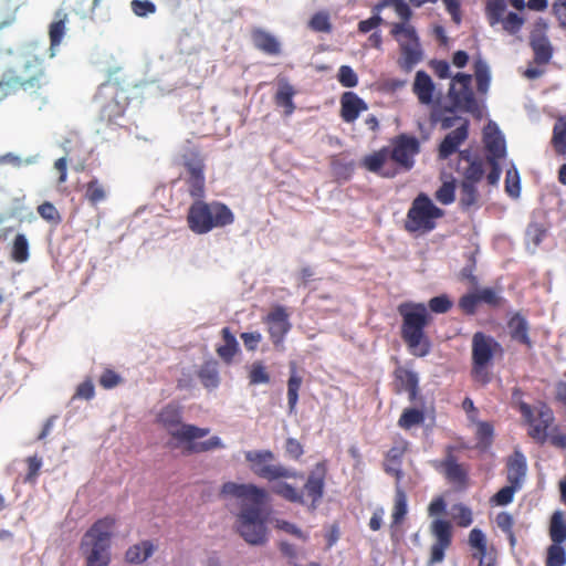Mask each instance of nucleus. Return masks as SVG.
I'll return each instance as SVG.
<instances>
[{"instance_id": "1", "label": "nucleus", "mask_w": 566, "mask_h": 566, "mask_svg": "<svg viewBox=\"0 0 566 566\" xmlns=\"http://www.w3.org/2000/svg\"><path fill=\"white\" fill-rule=\"evenodd\" d=\"M244 459L249 468L258 478L269 482H275L272 485V492L283 500L300 505H305V493L311 499L310 511H315L325 493V479L327 475L326 461L317 462L308 472L303 490H297L292 484L279 481L281 479H303V473L292 467L282 463H274L275 454L270 449L248 450L244 452Z\"/></svg>"}, {"instance_id": "2", "label": "nucleus", "mask_w": 566, "mask_h": 566, "mask_svg": "<svg viewBox=\"0 0 566 566\" xmlns=\"http://www.w3.org/2000/svg\"><path fill=\"white\" fill-rule=\"evenodd\" d=\"M221 492L235 499L252 501L250 504L241 505L237 517V531L249 545H264L268 542V527L262 505L268 497V492L252 483L235 482H226Z\"/></svg>"}, {"instance_id": "3", "label": "nucleus", "mask_w": 566, "mask_h": 566, "mask_svg": "<svg viewBox=\"0 0 566 566\" xmlns=\"http://www.w3.org/2000/svg\"><path fill=\"white\" fill-rule=\"evenodd\" d=\"M402 318L401 337L411 355L424 357L430 354L432 344L424 328L430 321L428 307L423 303L406 302L398 306Z\"/></svg>"}, {"instance_id": "4", "label": "nucleus", "mask_w": 566, "mask_h": 566, "mask_svg": "<svg viewBox=\"0 0 566 566\" xmlns=\"http://www.w3.org/2000/svg\"><path fill=\"white\" fill-rule=\"evenodd\" d=\"M45 84L42 61L31 53L19 54L13 66L7 70L0 81V101L18 90L24 91L40 88Z\"/></svg>"}, {"instance_id": "5", "label": "nucleus", "mask_w": 566, "mask_h": 566, "mask_svg": "<svg viewBox=\"0 0 566 566\" xmlns=\"http://www.w3.org/2000/svg\"><path fill=\"white\" fill-rule=\"evenodd\" d=\"M234 214L231 209L219 201L205 202L197 199L188 210L187 222L196 234H206L214 228L232 224Z\"/></svg>"}, {"instance_id": "6", "label": "nucleus", "mask_w": 566, "mask_h": 566, "mask_svg": "<svg viewBox=\"0 0 566 566\" xmlns=\"http://www.w3.org/2000/svg\"><path fill=\"white\" fill-rule=\"evenodd\" d=\"M115 521L104 517L96 521L84 534L81 551L86 566H107L111 562V538Z\"/></svg>"}, {"instance_id": "7", "label": "nucleus", "mask_w": 566, "mask_h": 566, "mask_svg": "<svg viewBox=\"0 0 566 566\" xmlns=\"http://www.w3.org/2000/svg\"><path fill=\"white\" fill-rule=\"evenodd\" d=\"M472 76L459 72L452 77L448 91L449 105L442 106L444 114H455L458 111L470 113L478 119L483 117V109L471 87Z\"/></svg>"}, {"instance_id": "8", "label": "nucleus", "mask_w": 566, "mask_h": 566, "mask_svg": "<svg viewBox=\"0 0 566 566\" xmlns=\"http://www.w3.org/2000/svg\"><path fill=\"white\" fill-rule=\"evenodd\" d=\"M443 216L444 211L427 193L421 192L413 199L407 212L405 229L410 233H429L436 229V220Z\"/></svg>"}, {"instance_id": "9", "label": "nucleus", "mask_w": 566, "mask_h": 566, "mask_svg": "<svg viewBox=\"0 0 566 566\" xmlns=\"http://www.w3.org/2000/svg\"><path fill=\"white\" fill-rule=\"evenodd\" d=\"M158 421L167 429L168 433L179 440L192 442L203 438L210 432L209 428H199L193 424L181 423V412L174 405H167L158 415Z\"/></svg>"}, {"instance_id": "10", "label": "nucleus", "mask_w": 566, "mask_h": 566, "mask_svg": "<svg viewBox=\"0 0 566 566\" xmlns=\"http://www.w3.org/2000/svg\"><path fill=\"white\" fill-rule=\"evenodd\" d=\"M420 153V143L416 136L400 134L388 146L389 159L403 171H409L415 166V157Z\"/></svg>"}, {"instance_id": "11", "label": "nucleus", "mask_w": 566, "mask_h": 566, "mask_svg": "<svg viewBox=\"0 0 566 566\" xmlns=\"http://www.w3.org/2000/svg\"><path fill=\"white\" fill-rule=\"evenodd\" d=\"M499 343L491 336L482 332H476L472 338V364L473 373L478 376L484 371L486 366L493 359L494 348Z\"/></svg>"}, {"instance_id": "12", "label": "nucleus", "mask_w": 566, "mask_h": 566, "mask_svg": "<svg viewBox=\"0 0 566 566\" xmlns=\"http://www.w3.org/2000/svg\"><path fill=\"white\" fill-rule=\"evenodd\" d=\"M547 23L543 18L537 19L530 34V45L537 64H547L553 56V46L546 34Z\"/></svg>"}, {"instance_id": "13", "label": "nucleus", "mask_w": 566, "mask_h": 566, "mask_svg": "<svg viewBox=\"0 0 566 566\" xmlns=\"http://www.w3.org/2000/svg\"><path fill=\"white\" fill-rule=\"evenodd\" d=\"M482 140L486 150V160H502L506 157V140L495 122L490 120L485 125Z\"/></svg>"}, {"instance_id": "14", "label": "nucleus", "mask_w": 566, "mask_h": 566, "mask_svg": "<svg viewBox=\"0 0 566 566\" xmlns=\"http://www.w3.org/2000/svg\"><path fill=\"white\" fill-rule=\"evenodd\" d=\"M266 323L269 324L271 340L275 347H279L283 344L286 334L292 327L285 308L281 305L275 306L268 314Z\"/></svg>"}, {"instance_id": "15", "label": "nucleus", "mask_w": 566, "mask_h": 566, "mask_svg": "<svg viewBox=\"0 0 566 566\" xmlns=\"http://www.w3.org/2000/svg\"><path fill=\"white\" fill-rule=\"evenodd\" d=\"M469 119H463V123H461L459 127L444 136L438 148V156L441 160H446L451 155L459 151V147L469 136Z\"/></svg>"}, {"instance_id": "16", "label": "nucleus", "mask_w": 566, "mask_h": 566, "mask_svg": "<svg viewBox=\"0 0 566 566\" xmlns=\"http://www.w3.org/2000/svg\"><path fill=\"white\" fill-rule=\"evenodd\" d=\"M368 105L355 92L347 91L340 97V116L344 122H355L359 114L367 111Z\"/></svg>"}, {"instance_id": "17", "label": "nucleus", "mask_w": 566, "mask_h": 566, "mask_svg": "<svg viewBox=\"0 0 566 566\" xmlns=\"http://www.w3.org/2000/svg\"><path fill=\"white\" fill-rule=\"evenodd\" d=\"M506 465L507 482L522 488L527 472L526 457L523 454L521 450H514L513 454L509 457Z\"/></svg>"}, {"instance_id": "18", "label": "nucleus", "mask_w": 566, "mask_h": 566, "mask_svg": "<svg viewBox=\"0 0 566 566\" xmlns=\"http://www.w3.org/2000/svg\"><path fill=\"white\" fill-rule=\"evenodd\" d=\"M509 335L515 343L533 347V342L530 337V324L527 319L520 313H515L507 322Z\"/></svg>"}, {"instance_id": "19", "label": "nucleus", "mask_w": 566, "mask_h": 566, "mask_svg": "<svg viewBox=\"0 0 566 566\" xmlns=\"http://www.w3.org/2000/svg\"><path fill=\"white\" fill-rule=\"evenodd\" d=\"M412 91L423 105H429L433 101L434 83L430 75L420 70L416 73Z\"/></svg>"}, {"instance_id": "20", "label": "nucleus", "mask_w": 566, "mask_h": 566, "mask_svg": "<svg viewBox=\"0 0 566 566\" xmlns=\"http://www.w3.org/2000/svg\"><path fill=\"white\" fill-rule=\"evenodd\" d=\"M252 41L254 46L268 55H279L281 53L280 41L270 32L263 29L252 31Z\"/></svg>"}, {"instance_id": "21", "label": "nucleus", "mask_w": 566, "mask_h": 566, "mask_svg": "<svg viewBox=\"0 0 566 566\" xmlns=\"http://www.w3.org/2000/svg\"><path fill=\"white\" fill-rule=\"evenodd\" d=\"M480 193L476 185L469 182L460 184L459 207L462 211L471 212L480 208Z\"/></svg>"}, {"instance_id": "22", "label": "nucleus", "mask_w": 566, "mask_h": 566, "mask_svg": "<svg viewBox=\"0 0 566 566\" xmlns=\"http://www.w3.org/2000/svg\"><path fill=\"white\" fill-rule=\"evenodd\" d=\"M66 22H67V13L64 12L63 10H57L55 12V19L50 24V28H49V34H50V41H51V45H50L51 56L55 55V48H57L61 44V42L64 38L65 30H66Z\"/></svg>"}, {"instance_id": "23", "label": "nucleus", "mask_w": 566, "mask_h": 566, "mask_svg": "<svg viewBox=\"0 0 566 566\" xmlns=\"http://www.w3.org/2000/svg\"><path fill=\"white\" fill-rule=\"evenodd\" d=\"M441 465L444 469L446 478L453 483L464 484L468 480V474L461 464L457 462L455 457L451 452V447H449V452L446 459L441 462Z\"/></svg>"}, {"instance_id": "24", "label": "nucleus", "mask_w": 566, "mask_h": 566, "mask_svg": "<svg viewBox=\"0 0 566 566\" xmlns=\"http://www.w3.org/2000/svg\"><path fill=\"white\" fill-rule=\"evenodd\" d=\"M400 50L402 53V59L399 62V65L402 70L409 72L411 71L418 63L421 62L423 57V52L421 50L420 42L417 44H407L400 42Z\"/></svg>"}, {"instance_id": "25", "label": "nucleus", "mask_w": 566, "mask_h": 566, "mask_svg": "<svg viewBox=\"0 0 566 566\" xmlns=\"http://www.w3.org/2000/svg\"><path fill=\"white\" fill-rule=\"evenodd\" d=\"M396 379L399 381L401 388L409 394V400L415 401L419 390V376L416 371L410 369H397Z\"/></svg>"}, {"instance_id": "26", "label": "nucleus", "mask_w": 566, "mask_h": 566, "mask_svg": "<svg viewBox=\"0 0 566 566\" xmlns=\"http://www.w3.org/2000/svg\"><path fill=\"white\" fill-rule=\"evenodd\" d=\"M221 334L223 344L217 347V354L224 363H230L239 350V343L229 327H223Z\"/></svg>"}, {"instance_id": "27", "label": "nucleus", "mask_w": 566, "mask_h": 566, "mask_svg": "<svg viewBox=\"0 0 566 566\" xmlns=\"http://www.w3.org/2000/svg\"><path fill=\"white\" fill-rule=\"evenodd\" d=\"M302 377L297 373L296 364H290V377L287 380V405L290 413H293L298 402V390L302 386Z\"/></svg>"}, {"instance_id": "28", "label": "nucleus", "mask_w": 566, "mask_h": 566, "mask_svg": "<svg viewBox=\"0 0 566 566\" xmlns=\"http://www.w3.org/2000/svg\"><path fill=\"white\" fill-rule=\"evenodd\" d=\"M294 95V87L289 83L287 80L281 78L277 83L275 102L279 106H283L285 108V113L287 115L292 114L295 108V105L293 103Z\"/></svg>"}, {"instance_id": "29", "label": "nucleus", "mask_w": 566, "mask_h": 566, "mask_svg": "<svg viewBox=\"0 0 566 566\" xmlns=\"http://www.w3.org/2000/svg\"><path fill=\"white\" fill-rule=\"evenodd\" d=\"M473 69L478 92L486 94L491 83V71L488 62L482 57H478L473 62Z\"/></svg>"}, {"instance_id": "30", "label": "nucleus", "mask_w": 566, "mask_h": 566, "mask_svg": "<svg viewBox=\"0 0 566 566\" xmlns=\"http://www.w3.org/2000/svg\"><path fill=\"white\" fill-rule=\"evenodd\" d=\"M155 547L150 541L130 546L126 552V559L133 564H142L154 554Z\"/></svg>"}, {"instance_id": "31", "label": "nucleus", "mask_w": 566, "mask_h": 566, "mask_svg": "<svg viewBox=\"0 0 566 566\" xmlns=\"http://www.w3.org/2000/svg\"><path fill=\"white\" fill-rule=\"evenodd\" d=\"M198 377L206 388H217L220 384L218 363L216 360L206 361L201 366Z\"/></svg>"}, {"instance_id": "32", "label": "nucleus", "mask_w": 566, "mask_h": 566, "mask_svg": "<svg viewBox=\"0 0 566 566\" xmlns=\"http://www.w3.org/2000/svg\"><path fill=\"white\" fill-rule=\"evenodd\" d=\"M549 537L553 544H563L566 541V522L562 511H555L551 517Z\"/></svg>"}, {"instance_id": "33", "label": "nucleus", "mask_w": 566, "mask_h": 566, "mask_svg": "<svg viewBox=\"0 0 566 566\" xmlns=\"http://www.w3.org/2000/svg\"><path fill=\"white\" fill-rule=\"evenodd\" d=\"M25 0H0V30L15 20L18 9Z\"/></svg>"}, {"instance_id": "34", "label": "nucleus", "mask_w": 566, "mask_h": 566, "mask_svg": "<svg viewBox=\"0 0 566 566\" xmlns=\"http://www.w3.org/2000/svg\"><path fill=\"white\" fill-rule=\"evenodd\" d=\"M431 533L436 537V543L450 545L452 541V525L447 520L437 518L431 524Z\"/></svg>"}, {"instance_id": "35", "label": "nucleus", "mask_w": 566, "mask_h": 566, "mask_svg": "<svg viewBox=\"0 0 566 566\" xmlns=\"http://www.w3.org/2000/svg\"><path fill=\"white\" fill-rule=\"evenodd\" d=\"M506 7V0H486L485 14L491 27L503 20Z\"/></svg>"}, {"instance_id": "36", "label": "nucleus", "mask_w": 566, "mask_h": 566, "mask_svg": "<svg viewBox=\"0 0 566 566\" xmlns=\"http://www.w3.org/2000/svg\"><path fill=\"white\" fill-rule=\"evenodd\" d=\"M187 176L205 175V163L198 153L189 151L182 156Z\"/></svg>"}, {"instance_id": "37", "label": "nucleus", "mask_w": 566, "mask_h": 566, "mask_svg": "<svg viewBox=\"0 0 566 566\" xmlns=\"http://www.w3.org/2000/svg\"><path fill=\"white\" fill-rule=\"evenodd\" d=\"M424 421V412L417 408H407L402 411L398 426L405 430L421 424Z\"/></svg>"}, {"instance_id": "38", "label": "nucleus", "mask_w": 566, "mask_h": 566, "mask_svg": "<svg viewBox=\"0 0 566 566\" xmlns=\"http://www.w3.org/2000/svg\"><path fill=\"white\" fill-rule=\"evenodd\" d=\"M552 143L557 153H566V116H560L555 122Z\"/></svg>"}, {"instance_id": "39", "label": "nucleus", "mask_w": 566, "mask_h": 566, "mask_svg": "<svg viewBox=\"0 0 566 566\" xmlns=\"http://www.w3.org/2000/svg\"><path fill=\"white\" fill-rule=\"evenodd\" d=\"M388 156V146L380 148L371 155H368L364 159V166L371 172L377 174L381 170L382 166L386 165Z\"/></svg>"}, {"instance_id": "40", "label": "nucleus", "mask_w": 566, "mask_h": 566, "mask_svg": "<svg viewBox=\"0 0 566 566\" xmlns=\"http://www.w3.org/2000/svg\"><path fill=\"white\" fill-rule=\"evenodd\" d=\"M408 512V504H407V495L405 491L397 486L396 489V497H395V506L392 512V524L398 525L402 522L406 514Z\"/></svg>"}, {"instance_id": "41", "label": "nucleus", "mask_w": 566, "mask_h": 566, "mask_svg": "<svg viewBox=\"0 0 566 566\" xmlns=\"http://www.w3.org/2000/svg\"><path fill=\"white\" fill-rule=\"evenodd\" d=\"M29 241L23 233L15 235L12 244L11 256L15 262L22 263L29 259Z\"/></svg>"}, {"instance_id": "42", "label": "nucleus", "mask_w": 566, "mask_h": 566, "mask_svg": "<svg viewBox=\"0 0 566 566\" xmlns=\"http://www.w3.org/2000/svg\"><path fill=\"white\" fill-rule=\"evenodd\" d=\"M392 36L400 43L401 36L408 39L411 43L417 44L420 42L416 29L412 25H408L405 22L395 23L391 29Z\"/></svg>"}, {"instance_id": "43", "label": "nucleus", "mask_w": 566, "mask_h": 566, "mask_svg": "<svg viewBox=\"0 0 566 566\" xmlns=\"http://www.w3.org/2000/svg\"><path fill=\"white\" fill-rule=\"evenodd\" d=\"M271 377L268 373L265 366L261 361H254L251 365L250 371H249V382L250 385L256 386V385H268L270 384Z\"/></svg>"}, {"instance_id": "44", "label": "nucleus", "mask_w": 566, "mask_h": 566, "mask_svg": "<svg viewBox=\"0 0 566 566\" xmlns=\"http://www.w3.org/2000/svg\"><path fill=\"white\" fill-rule=\"evenodd\" d=\"M85 198L92 203L97 205L106 199V191L96 178L87 182Z\"/></svg>"}, {"instance_id": "45", "label": "nucleus", "mask_w": 566, "mask_h": 566, "mask_svg": "<svg viewBox=\"0 0 566 566\" xmlns=\"http://www.w3.org/2000/svg\"><path fill=\"white\" fill-rule=\"evenodd\" d=\"M452 517L460 527H468L473 522L472 510L462 503L452 506Z\"/></svg>"}, {"instance_id": "46", "label": "nucleus", "mask_w": 566, "mask_h": 566, "mask_svg": "<svg viewBox=\"0 0 566 566\" xmlns=\"http://www.w3.org/2000/svg\"><path fill=\"white\" fill-rule=\"evenodd\" d=\"M545 235L546 229L542 224L537 222H532L527 226L525 237L527 245H530L531 243L533 244L532 252H534L535 249L542 243Z\"/></svg>"}, {"instance_id": "47", "label": "nucleus", "mask_w": 566, "mask_h": 566, "mask_svg": "<svg viewBox=\"0 0 566 566\" xmlns=\"http://www.w3.org/2000/svg\"><path fill=\"white\" fill-rule=\"evenodd\" d=\"M566 551L562 544H553L547 548L546 566H565Z\"/></svg>"}, {"instance_id": "48", "label": "nucleus", "mask_w": 566, "mask_h": 566, "mask_svg": "<svg viewBox=\"0 0 566 566\" xmlns=\"http://www.w3.org/2000/svg\"><path fill=\"white\" fill-rule=\"evenodd\" d=\"M484 167L481 159L472 160V163L468 166L463 174V180L461 182H469L472 185H476L480 182L484 176Z\"/></svg>"}, {"instance_id": "49", "label": "nucleus", "mask_w": 566, "mask_h": 566, "mask_svg": "<svg viewBox=\"0 0 566 566\" xmlns=\"http://www.w3.org/2000/svg\"><path fill=\"white\" fill-rule=\"evenodd\" d=\"M186 182L188 185L189 195L196 199L205 197L206 177L205 175L187 176Z\"/></svg>"}, {"instance_id": "50", "label": "nucleus", "mask_w": 566, "mask_h": 566, "mask_svg": "<svg viewBox=\"0 0 566 566\" xmlns=\"http://www.w3.org/2000/svg\"><path fill=\"white\" fill-rule=\"evenodd\" d=\"M480 302L492 307H501L505 298L492 287H483L478 290Z\"/></svg>"}, {"instance_id": "51", "label": "nucleus", "mask_w": 566, "mask_h": 566, "mask_svg": "<svg viewBox=\"0 0 566 566\" xmlns=\"http://www.w3.org/2000/svg\"><path fill=\"white\" fill-rule=\"evenodd\" d=\"M494 429L490 422L481 421L478 424L476 439L480 449H486L492 443Z\"/></svg>"}, {"instance_id": "52", "label": "nucleus", "mask_w": 566, "mask_h": 566, "mask_svg": "<svg viewBox=\"0 0 566 566\" xmlns=\"http://www.w3.org/2000/svg\"><path fill=\"white\" fill-rule=\"evenodd\" d=\"M337 81L343 87L353 88L358 84V76L349 65H342L338 69Z\"/></svg>"}, {"instance_id": "53", "label": "nucleus", "mask_w": 566, "mask_h": 566, "mask_svg": "<svg viewBox=\"0 0 566 566\" xmlns=\"http://www.w3.org/2000/svg\"><path fill=\"white\" fill-rule=\"evenodd\" d=\"M436 199L444 206L451 205L455 199L454 181L443 182L436 191Z\"/></svg>"}, {"instance_id": "54", "label": "nucleus", "mask_w": 566, "mask_h": 566, "mask_svg": "<svg viewBox=\"0 0 566 566\" xmlns=\"http://www.w3.org/2000/svg\"><path fill=\"white\" fill-rule=\"evenodd\" d=\"M124 113L122 105L113 98L109 103L105 104L101 109V117L108 123H115L118 117Z\"/></svg>"}, {"instance_id": "55", "label": "nucleus", "mask_w": 566, "mask_h": 566, "mask_svg": "<svg viewBox=\"0 0 566 566\" xmlns=\"http://www.w3.org/2000/svg\"><path fill=\"white\" fill-rule=\"evenodd\" d=\"M522 488L516 486L515 484L509 483V485L500 489L493 496V501L496 505L505 506L513 502L515 492L520 491Z\"/></svg>"}, {"instance_id": "56", "label": "nucleus", "mask_w": 566, "mask_h": 566, "mask_svg": "<svg viewBox=\"0 0 566 566\" xmlns=\"http://www.w3.org/2000/svg\"><path fill=\"white\" fill-rule=\"evenodd\" d=\"M310 28L316 32H331L332 23L328 13L323 11L316 12L310 20Z\"/></svg>"}, {"instance_id": "57", "label": "nucleus", "mask_w": 566, "mask_h": 566, "mask_svg": "<svg viewBox=\"0 0 566 566\" xmlns=\"http://www.w3.org/2000/svg\"><path fill=\"white\" fill-rule=\"evenodd\" d=\"M502 23L503 29L510 34H516L520 32L524 24V19L518 15L516 12H509L506 17H503V20L500 21Z\"/></svg>"}, {"instance_id": "58", "label": "nucleus", "mask_w": 566, "mask_h": 566, "mask_svg": "<svg viewBox=\"0 0 566 566\" xmlns=\"http://www.w3.org/2000/svg\"><path fill=\"white\" fill-rule=\"evenodd\" d=\"M478 291L474 293H467L459 300V307L468 315L476 313L478 305L480 304Z\"/></svg>"}, {"instance_id": "59", "label": "nucleus", "mask_w": 566, "mask_h": 566, "mask_svg": "<svg viewBox=\"0 0 566 566\" xmlns=\"http://www.w3.org/2000/svg\"><path fill=\"white\" fill-rule=\"evenodd\" d=\"M427 307L436 314H444L452 307V301L447 294H441L430 298Z\"/></svg>"}, {"instance_id": "60", "label": "nucleus", "mask_w": 566, "mask_h": 566, "mask_svg": "<svg viewBox=\"0 0 566 566\" xmlns=\"http://www.w3.org/2000/svg\"><path fill=\"white\" fill-rule=\"evenodd\" d=\"M275 527L280 531H283L290 535L297 537L303 542H306L310 538L307 533L302 531L296 524L289 522L286 520H276Z\"/></svg>"}, {"instance_id": "61", "label": "nucleus", "mask_w": 566, "mask_h": 566, "mask_svg": "<svg viewBox=\"0 0 566 566\" xmlns=\"http://www.w3.org/2000/svg\"><path fill=\"white\" fill-rule=\"evenodd\" d=\"M39 160V155L30 156L25 159H21L18 155L13 153H7L0 156V165H12L14 167H20L21 165H34Z\"/></svg>"}, {"instance_id": "62", "label": "nucleus", "mask_w": 566, "mask_h": 566, "mask_svg": "<svg viewBox=\"0 0 566 566\" xmlns=\"http://www.w3.org/2000/svg\"><path fill=\"white\" fill-rule=\"evenodd\" d=\"M505 190L512 198H517L521 192V181L520 175L515 167L512 170H509L505 179Z\"/></svg>"}, {"instance_id": "63", "label": "nucleus", "mask_w": 566, "mask_h": 566, "mask_svg": "<svg viewBox=\"0 0 566 566\" xmlns=\"http://www.w3.org/2000/svg\"><path fill=\"white\" fill-rule=\"evenodd\" d=\"M38 213L41 218L49 222L59 224L61 222V216L53 203L45 201L38 207Z\"/></svg>"}, {"instance_id": "64", "label": "nucleus", "mask_w": 566, "mask_h": 566, "mask_svg": "<svg viewBox=\"0 0 566 566\" xmlns=\"http://www.w3.org/2000/svg\"><path fill=\"white\" fill-rule=\"evenodd\" d=\"M130 8L138 17H147L156 11V4L150 0H133Z\"/></svg>"}]
</instances>
